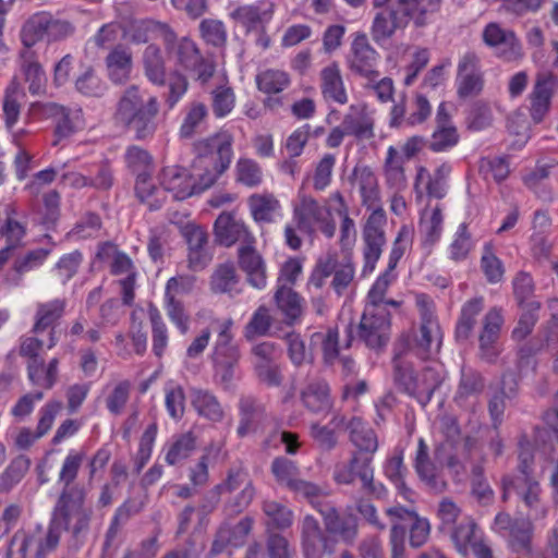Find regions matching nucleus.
Returning a JSON list of instances; mask_svg holds the SVG:
<instances>
[{
	"label": "nucleus",
	"mask_w": 558,
	"mask_h": 558,
	"mask_svg": "<svg viewBox=\"0 0 558 558\" xmlns=\"http://www.w3.org/2000/svg\"><path fill=\"white\" fill-rule=\"evenodd\" d=\"M159 112L158 98L132 84L121 92L112 117L114 123L132 132L135 140L146 141L157 132Z\"/></svg>",
	"instance_id": "nucleus-2"
},
{
	"label": "nucleus",
	"mask_w": 558,
	"mask_h": 558,
	"mask_svg": "<svg viewBox=\"0 0 558 558\" xmlns=\"http://www.w3.org/2000/svg\"><path fill=\"white\" fill-rule=\"evenodd\" d=\"M270 471L277 483L289 490L301 480L298 464L286 457L275 458L271 462Z\"/></svg>",
	"instance_id": "nucleus-52"
},
{
	"label": "nucleus",
	"mask_w": 558,
	"mask_h": 558,
	"mask_svg": "<svg viewBox=\"0 0 558 558\" xmlns=\"http://www.w3.org/2000/svg\"><path fill=\"white\" fill-rule=\"evenodd\" d=\"M347 428L350 441L357 448L355 452L373 457L378 448V439L374 429L359 417H353Z\"/></svg>",
	"instance_id": "nucleus-38"
},
{
	"label": "nucleus",
	"mask_w": 558,
	"mask_h": 558,
	"mask_svg": "<svg viewBox=\"0 0 558 558\" xmlns=\"http://www.w3.org/2000/svg\"><path fill=\"white\" fill-rule=\"evenodd\" d=\"M359 190L362 196V204L374 211L381 208L379 205V191L377 179L369 168L355 169L354 171Z\"/></svg>",
	"instance_id": "nucleus-46"
},
{
	"label": "nucleus",
	"mask_w": 558,
	"mask_h": 558,
	"mask_svg": "<svg viewBox=\"0 0 558 558\" xmlns=\"http://www.w3.org/2000/svg\"><path fill=\"white\" fill-rule=\"evenodd\" d=\"M48 12H38L33 14L23 25L21 31V40L24 49L32 47L44 40H48Z\"/></svg>",
	"instance_id": "nucleus-45"
},
{
	"label": "nucleus",
	"mask_w": 558,
	"mask_h": 558,
	"mask_svg": "<svg viewBox=\"0 0 558 558\" xmlns=\"http://www.w3.org/2000/svg\"><path fill=\"white\" fill-rule=\"evenodd\" d=\"M207 106L198 100L187 104L184 109V117L179 129V136L183 140L193 138L201 133L208 119Z\"/></svg>",
	"instance_id": "nucleus-37"
},
{
	"label": "nucleus",
	"mask_w": 558,
	"mask_h": 558,
	"mask_svg": "<svg viewBox=\"0 0 558 558\" xmlns=\"http://www.w3.org/2000/svg\"><path fill=\"white\" fill-rule=\"evenodd\" d=\"M302 549L305 558H324L331 555L333 544L313 515H305L301 526Z\"/></svg>",
	"instance_id": "nucleus-17"
},
{
	"label": "nucleus",
	"mask_w": 558,
	"mask_h": 558,
	"mask_svg": "<svg viewBox=\"0 0 558 558\" xmlns=\"http://www.w3.org/2000/svg\"><path fill=\"white\" fill-rule=\"evenodd\" d=\"M148 316L151 326V349L157 357H162L169 342V333L159 310L150 304Z\"/></svg>",
	"instance_id": "nucleus-49"
},
{
	"label": "nucleus",
	"mask_w": 558,
	"mask_h": 558,
	"mask_svg": "<svg viewBox=\"0 0 558 558\" xmlns=\"http://www.w3.org/2000/svg\"><path fill=\"white\" fill-rule=\"evenodd\" d=\"M341 124L348 135L359 140H369L375 136L374 118L365 104L351 105Z\"/></svg>",
	"instance_id": "nucleus-28"
},
{
	"label": "nucleus",
	"mask_w": 558,
	"mask_h": 558,
	"mask_svg": "<svg viewBox=\"0 0 558 558\" xmlns=\"http://www.w3.org/2000/svg\"><path fill=\"white\" fill-rule=\"evenodd\" d=\"M172 27L165 22L156 20H142L132 26L131 40L135 44H146L154 39L167 40Z\"/></svg>",
	"instance_id": "nucleus-41"
},
{
	"label": "nucleus",
	"mask_w": 558,
	"mask_h": 558,
	"mask_svg": "<svg viewBox=\"0 0 558 558\" xmlns=\"http://www.w3.org/2000/svg\"><path fill=\"white\" fill-rule=\"evenodd\" d=\"M109 80L117 85L125 84L133 69V54L124 45H117L105 59Z\"/></svg>",
	"instance_id": "nucleus-32"
},
{
	"label": "nucleus",
	"mask_w": 558,
	"mask_h": 558,
	"mask_svg": "<svg viewBox=\"0 0 558 558\" xmlns=\"http://www.w3.org/2000/svg\"><path fill=\"white\" fill-rule=\"evenodd\" d=\"M191 403L201 416L213 422H220L225 416V411L217 397L208 390L193 389Z\"/></svg>",
	"instance_id": "nucleus-44"
},
{
	"label": "nucleus",
	"mask_w": 558,
	"mask_h": 558,
	"mask_svg": "<svg viewBox=\"0 0 558 558\" xmlns=\"http://www.w3.org/2000/svg\"><path fill=\"white\" fill-rule=\"evenodd\" d=\"M256 84L265 94H278L290 84L289 75L280 70H266L256 75Z\"/></svg>",
	"instance_id": "nucleus-60"
},
{
	"label": "nucleus",
	"mask_w": 558,
	"mask_h": 558,
	"mask_svg": "<svg viewBox=\"0 0 558 558\" xmlns=\"http://www.w3.org/2000/svg\"><path fill=\"white\" fill-rule=\"evenodd\" d=\"M519 391V384L514 373L505 372L501 377L500 387L488 401V412L495 428L502 422L507 401H512Z\"/></svg>",
	"instance_id": "nucleus-27"
},
{
	"label": "nucleus",
	"mask_w": 558,
	"mask_h": 558,
	"mask_svg": "<svg viewBox=\"0 0 558 558\" xmlns=\"http://www.w3.org/2000/svg\"><path fill=\"white\" fill-rule=\"evenodd\" d=\"M386 223L387 217L385 210L383 208H376L367 217L363 226V276H367L374 271L376 263L381 256L383 248L386 245Z\"/></svg>",
	"instance_id": "nucleus-8"
},
{
	"label": "nucleus",
	"mask_w": 558,
	"mask_h": 558,
	"mask_svg": "<svg viewBox=\"0 0 558 558\" xmlns=\"http://www.w3.org/2000/svg\"><path fill=\"white\" fill-rule=\"evenodd\" d=\"M232 144L233 136L226 131L195 141L193 143L194 168H204V173L199 174V186L195 184L185 168L171 166L162 169L163 189L173 193L175 199H185L194 193L210 187L229 168L233 157Z\"/></svg>",
	"instance_id": "nucleus-1"
},
{
	"label": "nucleus",
	"mask_w": 558,
	"mask_h": 558,
	"mask_svg": "<svg viewBox=\"0 0 558 558\" xmlns=\"http://www.w3.org/2000/svg\"><path fill=\"white\" fill-rule=\"evenodd\" d=\"M442 380L444 377L436 367H425L420 375H416L415 392L412 393V397L416 398L423 405L428 403Z\"/></svg>",
	"instance_id": "nucleus-47"
},
{
	"label": "nucleus",
	"mask_w": 558,
	"mask_h": 558,
	"mask_svg": "<svg viewBox=\"0 0 558 558\" xmlns=\"http://www.w3.org/2000/svg\"><path fill=\"white\" fill-rule=\"evenodd\" d=\"M410 342L408 338H400L395 347V355L392 359V376L393 383L397 388L411 396L415 392L416 375L413 369L412 361L410 360Z\"/></svg>",
	"instance_id": "nucleus-19"
},
{
	"label": "nucleus",
	"mask_w": 558,
	"mask_h": 558,
	"mask_svg": "<svg viewBox=\"0 0 558 558\" xmlns=\"http://www.w3.org/2000/svg\"><path fill=\"white\" fill-rule=\"evenodd\" d=\"M306 409L313 413H325L331 408L329 386L324 380H314L307 384L301 393Z\"/></svg>",
	"instance_id": "nucleus-40"
},
{
	"label": "nucleus",
	"mask_w": 558,
	"mask_h": 558,
	"mask_svg": "<svg viewBox=\"0 0 558 558\" xmlns=\"http://www.w3.org/2000/svg\"><path fill=\"white\" fill-rule=\"evenodd\" d=\"M483 41L494 49L495 54L506 61L518 60L522 56L521 44L514 32L489 23L483 31Z\"/></svg>",
	"instance_id": "nucleus-14"
},
{
	"label": "nucleus",
	"mask_w": 558,
	"mask_h": 558,
	"mask_svg": "<svg viewBox=\"0 0 558 558\" xmlns=\"http://www.w3.org/2000/svg\"><path fill=\"white\" fill-rule=\"evenodd\" d=\"M377 57L378 53L371 46L367 36L363 33L356 34L351 45L350 70L368 82H375L379 77L376 70Z\"/></svg>",
	"instance_id": "nucleus-13"
},
{
	"label": "nucleus",
	"mask_w": 558,
	"mask_h": 558,
	"mask_svg": "<svg viewBox=\"0 0 558 558\" xmlns=\"http://www.w3.org/2000/svg\"><path fill=\"white\" fill-rule=\"evenodd\" d=\"M372 462L373 457L361 452H352L349 461L336 464L332 478L341 485H351L357 478L361 482L362 490L366 495L383 499L387 495V489L383 483L375 481Z\"/></svg>",
	"instance_id": "nucleus-6"
},
{
	"label": "nucleus",
	"mask_w": 558,
	"mask_h": 558,
	"mask_svg": "<svg viewBox=\"0 0 558 558\" xmlns=\"http://www.w3.org/2000/svg\"><path fill=\"white\" fill-rule=\"evenodd\" d=\"M252 526L253 519L250 517L241 519L234 526H230L228 522H223L215 535L209 554L217 556L225 551L228 546H243L252 531Z\"/></svg>",
	"instance_id": "nucleus-21"
},
{
	"label": "nucleus",
	"mask_w": 558,
	"mask_h": 558,
	"mask_svg": "<svg viewBox=\"0 0 558 558\" xmlns=\"http://www.w3.org/2000/svg\"><path fill=\"white\" fill-rule=\"evenodd\" d=\"M485 386V377L480 371L462 365L453 401L459 407H465L471 400L477 399L483 393Z\"/></svg>",
	"instance_id": "nucleus-30"
},
{
	"label": "nucleus",
	"mask_w": 558,
	"mask_h": 558,
	"mask_svg": "<svg viewBox=\"0 0 558 558\" xmlns=\"http://www.w3.org/2000/svg\"><path fill=\"white\" fill-rule=\"evenodd\" d=\"M183 235L187 243L189 268L197 271L204 269L211 260L208 250V233L198 226H186Z\"/></svg>",
	"instance_id": "nucleus-22"
},
{
	"label": "nucleus",
	"mask_w": 558,
	"mask_h": 558,
	"mask_svg": "<svg viewBox=\"0 0 558 558\" xmlns=\"http://www.w3.org/2000/svg\"><path fill=\"white\" fill-rule=\"evenodd\" d=\"M66 302L63 299H54L49 302L39 303L35 314V324L33 332L38 333L49 329V343L48 349L57 344L56 324L63 316Z\"/></svg>",
	"instance_id": "nucleus-23"
},
{
	"label": "nucleus",
	"mask_w": 558,
	"mask_h": 558,
	"mask_svg": "<svg viewBox=\"0 0 558 558\" xmlns=\"http://www.w3.org/2000/svg\"><path fill=\"white\" fill-rule=\"evenodd\" d=\"M48 255V250L36 248L16 257L11 271L7 275V282L11 286H19L23 275L40 266Z\"/></svg>",
	"instance_id": "nucleus-42"
},
{
	"label": "nucleus",
	"mask_w": 558,
	"mask_h": 558,
	"mask_svg": "<svg viewBox=\"0 0 558 558\" xmlns=\"http://www.w3.org/2000/svg\"><path fill=\"white\" fill-rule=\"evenodd\" d=\"M235 180L247 187H256L263 182V170L255 160L240 158L235 165Z\"/></svg>",
	"instance_id": "nucleus-61"
},
{
	"label": "nucleus",
	"mask_w": 558,
	"mask_h": 558,
	"mask_svg": "<svg viewBox=\"0 0 558 558\" xmlns=\"http://www.w3.org/2000/svg\"><path fill=\"white\" fill-rule=\"evenodd\" d=\"M214 229L217 241L225 246H231L238 241H241L242 244L255 242V238L248 231L244 221L233 213H221L215 221Z\"/></svg>",
	"instance_id": "nucleus-20"
},
{
	"label": "nucleus",
	"mask_w": 558,
	"mask_h": 558,
	"mask_svg": "<svg viewBox=\"0 0 558 558\" xmlns=\"http://www.w3.org/2000/svg\"><path fill=\"white\" fill-rule=\"evenodd\" d=\"M558 90V76L550 72L538 73L530 94V113L535 123L543 121L550 109L551 97Z\"/></svg>",
	"instance_id": "nucleus-16"
},
{
	"label": "nucleus",
	"mask_w": 558,
	"mask_h": 558,
	"mask_svg": "<svg viewBox=\"0 0 558 558\" xmlns=\"http://www.w3.org/2000/svg\"><path fill=\"white\" fill-rule=\"evenodd\" d=\"M21 70L28 83V92L39 95L46 89V75L33 49H23L20 52Z\"/></svg>",
	"instance_id": "nucleus-34"
},
{
	"label": "nucleus",
	"mask_w": 558,
	"mask_h": 558,
	"mask_svg": "<svg viewBox=\"0 0 558 558\" xmlns=\"http://www.w3.org/2000/svg\"><path fill=\"white\" fill-rule=\"evenodd\" d=\"M502 486L504 501L509 499L511 493H515L533 512L531 517L535 519L545 517V510L539 506L541 487L532 476H507L502 480Z\"/></svg>",
	"instance_id": "nucleus-12"
},
{
	"label": "nucleus",
	"mask_w": 558,
	"mask_h": 558,
	"mask_svg": "<svg viewBox=\"0 0 558 558\" xmlns=\"http://www.w3.org/2000/svg\"><path fill=\"white\" fill-rule=\"evenodd\" d=\"M504 318L497 307L490 308L483 320V327L478 336V357L488 364H494L500 353L497 345Z\"/></svg>",
	"instance_id": "nucleus-15"
},
{
	"label": "nucleus",
	"mask_w": 558,
	"mask_h": 558,
	"mask_svg": "<svg viewBox=\"0 0 558 558\" xmlns=\"http://www.w3.org/2000/svg\"><path fill=\"white\" fill-rule=\"evenodd\" d=\"M373 8L375 13L371 36L377 44L389 40L411 21L416 27H424L428 23V14L421 0H373Z\"/></svg>",
	"instance_id": "nucleus-3"
},
{
	"label": "nucleus",
	"mask_w": 558,
	"mask_h": 558,
	"mask_svg": "<svg viewBox=\"0 0 558 558\" xmlns=\"http://www.w3.org/2000/svg\"><path fill=\"white\" fill-rule=\"evenodd\" d=\"M320 89L325 100L339 105L348 102V95L339 66L332 63L320 71Z\"/></svg>",
	"instance_id": "nucleus-35"
},
{
	"label": "nucleus",
	"mask_w": 558,
	"mask_h": 558,
	"mask_svg": "<svg viewBox=\"0 0 558 558\" xmlns=\"http://www.w3.org/2000/svg\"><path fill=\"white\" fill-rule=\"evenodd\" d=\"M298 229L310 231L312 222L324 220V208L310 196H303L299 206L293 211Z\"/></svg>",
	"instance_id": "nucleus-48"
},
{
	"label": "nucleus",
	"mask_w": 558,
	"mask_h": 558,
	"mask_svg": "<svg viewBox=\"0 0 558 558\" xmlns=\"http://www.w3.org/2000/svg\"><path fill=\"white\" fill-rule=\"evenodd\" d=\"M404 161V157L393 146L388 148L385 161V175L387 183L393 189L401 190L407 185L403 169Z\"/></svg>",
	"instance_id": "nucleus-51"
},
{
	"label": "nucleus",
	"mask_w": 558,
	"mask_h": 558,
	"mask_svg": "<svg viewBox=\"0 0 558 558\" xmlns=\"http://www.w3.org/2000/svg\"><path fill=\"white\" fill-rule=\"evenodd\" d=\"M414 468L421 481L434 493H442L447 488L446 481L429 459L428 447L423 438L418 439Z\"/></svg>",
	"instance_id": "nucleus-31"
},
{
	"label": "nucleus",
	"mask_w": 558,
	"mask_h": 558,
	"mask_svg": "<svg viewBox=\"0 0 558 558\" xmlns=\"http://www.w3.org/2000/svg\"><path fill=\"white\" fill-rule=\"evenodd\" d=\"M84 459L85 453L83 451H71L65 457L58 477L59 483L63 485L61 492H66L74 488H84L83 486L73 485Z\"/></svg>",
	"instance_id": "nucleus-56"
},
{
	"label": "nucleus",
	"mask_w": 558,
	"mask_h": 558,
	"mask_svg": "<svg viewBox=\"0 0 558 558\" xmlns=\"http://www.w3.org/2000/svg\"><path fill=\"white\" fill-rule=\"evenodd\" d=\"M263 512L268 518V527L284 530L291 526L293 512L287 506L275 500H265L263 502Z\"/></svg>",
	"instance_id": "nucleus-59"
},
{
	"label": "nucleus",
	"mask_w": 558,
	"mask_h": 558,
	"mask_svg": "<svg viewBox=\"0 0 558 558\" xmlns=\"http://www.w3.org/2000/svg\"><path fill=\"white\" fill-rule=\"evenodd\" d=\"M60 538L61 532L59 531L58 525L50 520L47 527L37 525L29 533H24L22 535L19 553L22 558H26L27 551L33 550V558H47L48 555L57 549Z\"/></svg>",
	"instance_id": "nucleus-11"
},
{
	"label": "nucleus",
	"mask_w": 558,
	"mask_h": 558,
	"mask_svg": "<svg viewBox=\"0 0 558 558\" xmlns=\"http://www.w3.org/2000/svg\"><path fill=\"white\" fill-rule=\"evenodd\" d=\"M142 63L146 78L154 85L163 86L167 82L166 60L161 48L149 44L143 51Z\"/></svg>",
	"instance_id": "nucleus-36"
},
{
	"label": "nucleus",
	"mask_w": 558,
	"mask_h": 558,
	"mask_svg": "<svg viewBox=\"0 0 558 558\" xmlns=\"http://www.w3.org/2000/svg\"><path fill=\"white\" fill-rule=\"evenodd\" d=\"M239 415L236 434L240 437H245L250 433H254L265 420L266 405L253 395H243L239 399Z\"/></svg>",
	"instance_id": "nucleus-25"
},
{
	"label": "nucleus",
	"mask_w": 558,
	"mask_h": 558,
	"mask_svg": "<svg viewBox=\"0 0 558 558\" xmlns=\"http://www.w3.org/2000/svg\"><path fill=\"white\" fill-rule=\"evenodd\" d=\"M238 283V276L232 263L219 265L211 275L210 287L216 293H229Z\"/></svg>",
	"instance_id": "nucleus-63"
},
{
	"label": "nucleus",
	"mask_w": 558,
	"mask_h": 558,
	"mask_svg": "<svg viewBox=\"0 0 558 558\" xmlns=\"http://www.w3.org/2000/svg\"><path fill=\"white\" fill-rule=\"evenodd\" d=\"M274 300L278 310L284 315L288 325H293L301 318L303 299L291 287L278 284Z\"/></svg>",
	"instance_id": "nucleus-39"
},
{
	"label": "nucleus",
	"mask_w": 558,
	"mask_h": 558,
	"mask_svg": "<svg viewBox=\"0 0 558 558\" xmlns=\"http://www.w3.org/2000/svg\"><path fill=\"white\" fill-rule=\"evenodd\" d=\"M248 206L255 221L271 222L280 205L272 194H253L248 198Z\"/></svg>",
	"instance_id": "nucleus-54"
},
{
	"label": "nucleus",
	"mask_w": 558,
	"mask_h": 558,
	"mask_svg": "<svg viewBox=\"0 0 558 558\" xmlns=\"http://www.w3.org/2000/svg\"><path fill=\"white\" fill-rule=\"evenodd\" d=\"M325 529L328 533L340 537L345 543H352L357 535V519L352 515H340L330 504L320 510Z\"/></svg>",
	"instance_id": "nucleus-29"
},
{
	"label": "nucleus",
	"mask_w": 558,
	"mask_h": 558,
	"mask_svg": "<svg viewBox=\"0 0 558 558\" xmlns=\"http://www.w3.org/2000/svg\"><path fill=\"white\" fill-rule=\"evenodd\" d=\"M31 466V460L26 456H19L11 461L0 474V494H8L19 484Z\"/></svg>",
	"instance_id": "nucleus-53"
},
{
	"label": "nucleus",
	"mask_w": 558,
	"mask_h": 558,
	"mask_svg": "<svg viewBox=\"0 0 558 558\" xmlns=\"http://www.w3.org/2000/svg\"><path fill=\"white\" fill-rule=\"evenodd\" d=\"M274 317L265 305H260L252 315L250 322L244 327V337L252 341L257 337L275 336L271 331Z\"/></svg>",
	"instance_id": "nucleus-50"
},
{
	"label": "nucleus",
	"mask_w": 558,
	"mask_h": 558,
	"mask_svg": "<svg viewBox=\"0 0 558 558\" xmlns=\"http://www.w3.org/2000/svg\"><path fill=\"white\" fill-rule=\"evenodd\" d=\"M196 448V438L191 433L180 435L170 446L167 454L166 462L170 465L180 463L187 459Z\"/></svg>",
	"instance_id": "nucleus-64"
},
{
	"label": "nucleus",
	"mask_w": 558,
	"mask_h": 558,
	"mask_svg": "<svg viewBox=\"0 0 558 558\" xmlns=\"http://www.w3.org/2000/svg\"><path fill=\"white\" fill-rule=\"evenodd\" d=\"M165 51L173 62L174 71L194 74L195 80L205 85L215 74L216 65L213 60L205 58L197 44L189 38H178L172 29L163 44Z\"/></svg>",
	"instance_id": "nucleus-5"
},
{
	"label": "nucleus",
	"mask_w": 558,
	"mask_h": 558,
	"mask_svg": "<svg viewBox=\"0 0 558 558\" xmlns=\"http://www.w3.org/2000/svg\"><path fill=\"white\" fill-rule=\"evenodd\" d=\"M213 325L217 326V340L213 352V363L238 364L240 352L238 347L232 342L233 335L231 327L233 322L231 318L222 322L216 320Z\"/></svg>",
	"instance_id": "nucleus-33"
},
{
	"label": "nucleus",
	"mask_w": 558,
	"mask_h": 558,
	"mask_svg": "<svg viewBox=\"0 0 558 558\" xmlns=\"http://www.w3.org/2000/svg\"><path fill=\"white\" fill-rule=\"evenodd\" d=\"M97 257L99 259L112 257L111 272L113 275L125 274L129 276L130 274H135L131 258L125 253L119 252L111 243L101 244L98 248Z\"/></svg>",
	"instance_id": "nucleus-58"
},
{
	"label": "nucleus",
	"mask_w": 558,
	"mask_h": 558,
	"mask_svg": "<svg viewBox=\"0 0 558 558\" xmlns=\"http://www.w3.org/2000/svg\"><path fill=\"white\" fill-rule=\"evenodd\" d=\"M312 343L320 342L324 363L329 366L336 365L339 356V332L337 328H328L325 332H314Z\"/></svg>",
	"instance_id": "nucleus-57"
},
{
	"label": "nucleus",
	"mask_w": 558,
	"mask_h": 558,
	"mask_svg": "<svg viewBox=\"0 0 558 558\" xmlns=\"http://www.w3.org/2000/svg\"><path fill=\"white\" fill-rule=\"evenodd\" d=\"M254 243L247 242L239 247V266L246 274L250 284L256 289H263L266 286V267L262 255L254 247Z\"/></svg>",
	"instance_id": "nucleus-26"
},
{
	"label": "nucleus",
	"mask_w": 558,
	"mask_h": 558,
	"mask_svg": "<svg viewBox=\"0 0 558 558\" xmlns=\"http://www.w3.org/2000/svg\"><path fill=\"white\" fill-rule=\"evenodd\" d=\"M483 308V298H474L463 304L454 331L457 341L462 342L470 338Z\"/></svg>",
	"instance_id": "nucleus-43"
},
{
	"label": "nucleus",
	"mask_w": 558,
	"mask_h": 558,
	"mask_svg": "<svg viewBox=\"0 0 558 558\" xmlns=\"http://www.w3.org/2000/svg\"><path fill=\"white\" fill-rule=\"evenodd\" d=\"M408 338L410 342V350L408 353L415 354L420 359H427L432 354L437 353L442 342V331L437 320L421 322L418 331L413 337L402 336Z\"/></svg>",
	"instance_id": "nucleus-18"
},
{
	"label": "nucleus",
	"mask_w": 558,
	"mask_h": 558,
	"mask_svg": "<svg viewBox=\"0 0 558 558\" xmlns=\"http://www.w3.org/2000/svg\"><path fill=\"white\" fill-rule=\"evenodd\" d=\"M86 490L74 488L61 492L51 520L59 531H69L75 539H84L89 531L93 510L85 506Z\"/></svg>",
	"instance_id": "nucleus-4"
},
{
	"label": "nucleus",
	"mask_w": 558,
	"mask_h": 558,
	"mask_svg": "<svg viewBox=\"0 0 558 558\" xmlns=\"http://www.w3.org/2000/svg\"><path fill=\"white\" fill-rule=\"evenodd\" d=\"M390 314L385 307H366L357 326V336L366 347L377 350L390 339Z\"/></svg>",
	"instance_id": "nucleus-9"
},
{
	"label": "nucleus",
	"mask_w": 558,
	"mask_h": 558,
	"mask_svg": "<svg viewBox=\"0 0 558 558\" xmlns=\"http://www.w3.org/2000/svg\"><path fill=\"white\" fill-rule=\"evenodd\" d=\"M457 95L460 99L477 96L484 86V76L481 71L480 58L475 52L463 54L457 68Z\"/></svg>",
	"instance_id": "nucleus-10"
},
{
	"label": "nucleus",
	"mask_w": 558,
	"mask_h": 558,
	"mask_svg": "<svg viewBox=\"0 0 558 558\" xmlns=\"http://www.w3.org/2000/svg\"><path fill=\"white\" fill-rule=\"evenodd\" d=\"M201 37L206 44L217 48L225 47L227 44L228 33L222 21L217 19H204L199 23Z\"/></svg>",
	"instance_id": "nucleus-62"
},
{
	"label": "nucleus",
	"mask_w": 558,
	"mask_h": 558,
	"mask_svg": "<svg viewBox=\"0 0 558 558\" xmlns=\"http://www.w3.org/2000/svg\"><path fill=\"white\" fill-rule=\"evenodd\" d=\"M272 14L274 3L259 1L254 4H245L236 8L230 13V16L241 24L246 33H250L265 26L271 20Z\"/></svg>",
	"instance_id": "nucleus-24"
},
{
	"label": "nucleus",
	"mask_w": 558,
	"mask_h": 558,
	"mask_svg": "<svg viewBox=\"0 0 558 558\" xmlns=\"http://www.w3.org/2000/svg\"><path fill=\"white\" fill-rule=\"evenodd\" d=\"M329 277H332L330 288L338 296H342L355 277V267L352 258L347 256L339 259L337 254L320 256L312 271L308 284L316 289H322Z\"/></svg>",
	"instance_id": "nucleus-7"
},
{
	"label": "nucleus",
	"mask_w": 558,
	"mask_h": 558,
	"mask_svg": "<svg viewBox=\"0 0 558 558\" xmlns=\"http://www.w3.org/2000/svg\"><path fill=\"white\" fill-rule=\"evenodd\" d=\"M210 106L217 119L227 117L235 107V94L231 86L221 84L210 92Z\"/></svg>",
	"instance_id": "nucleus-55"
}]
</instances>
